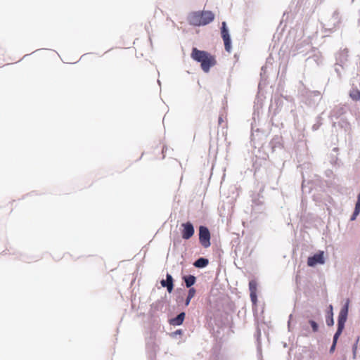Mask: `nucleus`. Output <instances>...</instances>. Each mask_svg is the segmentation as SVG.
I'll use <instances>...</instances> for the list:
<instances>
[{"mask_svg": "<svg viewBox=\"0 0 360 360\" xmlns=\"http://www.w3.org/2000/svg\"><path fill=\"white\" fill-rule=\"evenodd\" d=\"M191 57L200 63V67L205 72H208L210 68L217 64L215 56L205 51L193 48Z\"/></svg>", "mask_w": 360, "mask_h": 360, "instance_id": "f257e3e1", "label": "nucleus"}, {"mask_svg": "<svg viewBox=\"0 0 360 360\" xmlns=\"http://www.w3.org/2000/svg\"><path fill=\"white\" fill-rule=\"evenodd\" d=\"M214 19V14L210 11H195L191 13L188 18L191 25L194 26L206 25Z\"/></svg>", "mask_w": 360, "mask_h": 360, "instance_id": "f03ea898", "label": "nucleus"}, {"mask_svg": "<svg viewBox=\"0 0 360 360\" xmlns=\"http://www.w3.org/2000/svg\"><path fill=\"white\" fill-rule=\"evenodd\" d=\"M348 314V302L344 306V307L340 310L338 316V329L336 333L333 337V344L332 348H333L336 344L337 340L339 336L341 335L344 327L345 323L347 321Z\"/></svg>", "mask_w": 360, "mask_h": 360, "instance_id": "7ed1b4c3", "label": "nucleus"}, {"mask_svg": "<svg viewBox=\"0 0 360 360\" xmlns=\"http://www.w3.org/2000/svg\"><path fill=\"white\" fill-rule=\"evenodd\" d=\"M199 240L204 248L210 246V233L206 226H200L199 228Z\"/></svg>", "mask_w": 360, "mask_h": 360, "instance_id": "20e7f679", "label": "nucleus"}, {"mask_svg": "<svg viewBox=\"0 0 360 360\" xmlns=\"http://www.w3.org/2000/svg\"><path fill=\"white\" fill-rule=\"evenodd\" d=\"M181 233L183 239L188 240L194 235V227L190 221L181 224Z\"/></svg>", "mask_w": 360, "mask_h": 360, "instance_id": "39448f33", "label": "nucleus"}, {"mask_svg": "<svg viewBox=\"0 0 360 360\" xmlns=\"http://www.w3.org/2000/svg\"><path fill=\"white\" fill-rule=\"evenodd\" d=\"M221 37L223 39L224 43L225 50L230 53L231 51V37L229 33V31L226 28V24L225 22L221 23Z\"/></svg>", "mask_w": 360, "mask_h": 360, "instance_id": "423d86ee", "label": "nucleus"}, {"mask_svg": "<svg viewBox=\"0 0 360 360\" xmlns=\"http://www.w3.org/2000/svg\"><path fill=\"white\" fill-rule=\"evenodd\" d=\"M325 263L324 252L323 251H319L312 257H309L307 259V265L309 266H314L316 264H323Z\"/></svg>", "mask_w": 360, "mask_h": 360, "instance_id": "0eeeda50", "label": "nucleus"}, {"mask_svg": "<svg viewBox=\"0 0 360 360\" xmlns=\"http://www.w3.org/2000/svg\"><path fill=\"white\" fill-rule=\"evenodd\" d=\"M257 283L255 280H252L249 282V289L250 292V298L251 301L255 304L257 300Z\"/></svg>", "mask_w": 360, "mask_h": 360, "instance_id": "6e6552de", "label": "nucleus"}, {"mask_svg": "<svg viewBox=\"0 0 360 360\" xmlns=\"http://www.w3.org/2000/svg\"><path fill=\"white\" fill-rule=\"evenodd\" d=\"M161 285L163 287H167V291L170 293L173 290V278L170 274H167L166 280L161 281Z\"/></svg>", "mask_w": 360, "mask_h": 360, "instance_id": "1a4fd4ad", "label": "nucleus"}, {"mask_svg": "<svg viewBox=\"0 0 360 360\" xmlns=\"http://www.w3.org/2000/svg\"><path fill=\"white\" fill-rule=\"evenodd\" d=\"M185 319V313H180L176 317L169 320V323L172 326H180Z\"/></svg>", "mask_w": 360, "mask_h": 360, "instance_id": "9d476101", "label": "nucleus"}, {"mask_svg": "<svg viewBox=\"0 0 360 360\" xmlns=\"http://www.w3.org/2000/svg\"><path fill=\"white\" fill-rule=\"evenodd\" d=\"M209 263L207 259L205 258H199L194 262V266L197 268H203L205 267Z\"/></svg>", "mask_w": 360, "mask_h": 360, "instance_id": "9b49d317", "label": "nucleus"}, {"mask_svg": "<svg viewBox=\"0 0 360 360\" xmlns=\"http://www.w3.org/2000/svg\"><path fill=\"white\" fill-rule=\"evenodd\" d=\"M184 281L186 283V285L187 288L191 287L195 283V280H196L195 277L192 275L185 276L184 278Z\"/></svg>", "mask_w": 360, "mask_h": 360, "instance_id": "f8f14e48", "label": "nucleus"}, {"mask_svg": "<svg viewBox=\"0 0 360 360\" xmlns=\"http://www.w3.org/2000/svg\"><path fill=\"white\" fill-rule=\"evenodd\" d=\"M349 96L354 101H359L360 91H359L358 89H353L350 91Z\"/></svg>", "mask_w": 360, "mask_h": 360, "instance_id": "ddd939ff", "label": "nucleus"}, {"mask_svg": "<svg viewBox=\"0 0 360 360\" xmlns=\"http://www.w3.org/2000/svg\"><path fill=\"white\" fill-rule=\"evenodd\" d=\"M309 324H310V325H311V326L312 331H313L314 333L317 332V331H318V330H319V326H318V324H317L314 321H313V320H310V321H309Z\"/></svg>", "mask_w": 360, "mask_h": 360, "instance_id": "4468645a", "label": "nucleus"}, {"mask_svg": "<svg viewBox=\"0 0 360 360\" xmlns=\"http://www.w3.org/2000/svg\"><path fill=\"white\" fill-rule=\"evenodd\" d=\"M195 294V290L193 288H191L188 290V296L189 298H193Z\"/></svg>", "mask_w": 360, "mask_h": 360, "instance_id": "2eb2a0df", "label": "nucleus"}, {"mask_svg": "<svg viewBox=\"0 0 360 360\" xmlns=\"http://www.w3.org/2000/svg\"><path fill=\"white\" fill-rule=\"evenodd\" d=\"M326 322H327V324L328 326H333V319L332 316L330 317L329 319H327Z\"/></svg>", "mask_w": 360, "mask_h": 360, "instance_id": "dca6fc26", "label": "nucleus"}, {"mask_svg": "<svg viewBox=\"0 0 360 360\" xmlns=\"http://www.w3.org/2000/svg\"><path fill=\"white\" fill-rule=\"evenodd\" d=\"M191 299L192 298H189L188 297H187V298L186 300V303H185L186 306L189 304L190 301H191Z\"/></svg>", "mask_w": 360, "mask_h": 360, "instance_id": "f3484780", "label": "nucleus"}, {"mask_svg": "<svg viewBox=\"0 0 360 360\" xmlns=\"http://www.w3.org/2000/svg\"><path fill=\"white\" fill-rule=\"evenodd\" d=\"M302 330H307V328L305 326H302Z\"/></svg>", "mask_w": 360, "mask_h": 360, "instance_id": "a211bd4d", "label": "nucleus"}, {"mask_svg": "<svg viewBox=\"0 0 360 360\" xmlns=\"http://www.w3.org/2000/svg\"><path fill=\"white\" fill-rule=\"evenodd\" d=\"M359 342V338L356 340V342L355 343L354 345V349L356 348V345H357V342Z\"/></svg>", "mask_w": 360, "mask_h": 360, "instance_id": "6ab92c4d", "label": "nucleus"}, {"mask_svg": "<svg viewBox=\"0 0 360 360\" xmlns=\"http://www.w3.org/2000/svg\"><path fill=\"white\" fill-rule=\"evenodd\" d=\"M221 122H222V118H221V117H219V124H220Z\"/></svg>", "mask_w": 360, "mask_h": 360, "instance_id": "aec40b11", "label": "nucleus"}]
</instances>
